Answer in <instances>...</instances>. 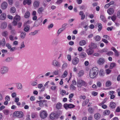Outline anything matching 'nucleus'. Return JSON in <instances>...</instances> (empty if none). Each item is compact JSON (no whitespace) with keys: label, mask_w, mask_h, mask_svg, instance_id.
Returning a JSON list of instances; mask_svg holds the SVG:
<instances>
[{"label":"nucleus","mask_w":120,"mask_h":120,"mask_svg":"<svg viewBox=\"0 0 120 120\" xmlns=\"http://www.w3.org/2000/svg\"><path fill=\"white\" fill-rule=\"evenodd\" d=\"M98 72V68L96 67H94L90 71L89 75L90 77L93 79L96 77L97 75Z\"/></svg>","instance_id":"obj_1"},{"label":"nucleus","mask_w":120,"mask_h":120,"mask_svg":"<svg viewBox=\"0 0 120 120\" xmlns=\"http://www.w3.org/2000/svg\"><path fill=\"white\" fill-rule=\"evenodd\" d=\"M23 116V112L21 111H16L13 114V116L15 117L21 118Z\"/></svg>","instance_id":"obj_2"},{"label":"nucleus","mask_w":120,"mask_h":120,"mask_svg":"<svg viewBox=\"0 0 120 120\" xmlns=\"http://www.w3.org/2000/svg\"><path fill=\"white\" fill-rule=\"evenodd\" d=\"M39 114L41 118L42 119L45 118L48 116V114L47 111L45 110H41Z\"/></svg>","instance_id":"obj_3"},{"label":"nucleus","mask_w":120,"mask_h":120,"mask_svg":"<svg viewBox=\"0 0 120 120\" xmlns=\"http://www.w3.org/2000/svg\"><path fill=\"white\" fill-rule=\"evenodd\" d=\"M8 68L6 66H2L0 69V72L2 74H4L7 73L8 71Z\"/></svg>","instance_id":"obj_4"},{"label":"nucleus","mask_w":120,"mask_h":120,"mask_svg":"<svg viewBox=\"0 0 120 120\" xmlns=\"http://www.w3.org/2000/svg\"><path fill=\"white\" fill-rule=\"evenodd\" d=\"M85 84V82L81 79L78 80L77 85L78 87H81L82 86H84Z\"/></svg>","instance_id":"obj_5"},{"label":"nucleus","mask_w":120,"mask_h":120,"mask_svg":"<svg viewBox=\"0 0 120 120\" xmlns=\"http://www.w3.org/2000/svg\"><path fill=\"white\" fill-rule=\"evenodd\" d=\"M52 65L54 66L60 67L61 64L60 63L56 60H53L52 62Z\"/></svg>","instance_id":"obj_6"},{"label":"nucleus","mask_w":120,"mask_h":120,"mask_svg":"<svg viewBox=\"0 0 120 120\" xmlns=\"http://www.w3.org/2000/svg\"><path fill=\"white\" fill-rule=\"evenodd\" d=\"M105 62V59L103 58H100L97 60V63L99 65H102Z\"/></svg>","instance_id":"obj_7"},{"label":"nucleus","mask_w":120,"mask_h":120,"mask_svg":"<svg viewBox=\"0 0 120 120\" xmlns=\"http://www.w3.org/2000/svg\"><path fill=\"white\" fill-rule=\"evenodd\" d=\"M40 4V2L38 0L35 1L33 3V6L35 9L38 8Z\"/></svg>","instance_id":"obj_8"},{"label":"nucleus","mask_w":120,"mask_h":120,"mask_svg":"<svg viewBox=\"0 0 120 120\" xmlns=\"http://www.w3.org/2000/svg\"><path fill=\"white\" fill-rule=\"evenodd\" d=\"M79 61V59L77 57H75L72 60V63L73 64L75 65L78 64Z\"/></svg>","instance_id":"obj_9"},{"label":"nucleus","mask_w":120,"mask_h":120,"mask_svg":"<svg viewBox=\"0 0 120 120\" xmlns=\"http://www.w3.org/2000/svg\"><path fill=\"white\" fill-rule=\"evenodd\" d=\"M8 4L6 2H3L1 4V8L3 9H6L7 7Z\"/></svg>","instance_id":"obj_10"},{"label":"nucleus","mask_w":120,"mask_h":120,"mask_svg":"<svg viewBox=\"0 0 120 120\" xmlns=\"http://www.w3.org/2000/svg\"><path fill=\"white\" fill-rule=\"evenodd\" d=\"M32 0H24L23 4L24 5H26V4L28 5H30L31 4Z\"/></svg>","instance_id":"obj_11"},{"label":"nucleus","mask_w":120,"mask_h":120,"mask_svg":"<svg viewBox=\"0 0 120 120\" xmlns=\"http://www.w3.org/2000/svg\"><path fill=\"white\" fill-rule=\"evenodd\" d=\"M86 52L88 55H89L92 54L94 52V51L93 49L90 48L86 50Z\"/></svg>","instance_id":"obj_12"},{"label":"nucleus","mask_w":120,"mask_h":120,"mask_svg":"<svg viewBox=\"0 0 120 120\" xmlns=\"http://www.w3.org/2000/svg\"><path fill=\"white\" fill-rule=\"evenodd\" d=\"M57 117V115L54 113H52L50 115V117L51 119L53 120Z\"/></svg>","instance_id":"obj_13"},{"label":"nucleus","mask_w":120,"mask_h":120,"mask_svg":"<svg viewBox=\"0 0 120 120\" xmlns=\"http://www.w3.org/2000/svg\"><path fill=\"white\" fill-rule=\"evenodd\" d=\"M89 47L90 48L95 49L97 48V46L96 44L92 42L89 44Z\"/></svg>","instance_id":"obj_14"},{"label":"nucleus","mask_w":120,"mask_h":120,"mask_svg":"<svg viewBox=\"0 0 120 120\" xmlns=\"http://www.w3.org/2000/svg\"><path fill=\"white\" fill-rule=\"evenodd\" d=\"M101 117V115L99 113L97 112L95 113L94 115V118L96 120L99 119Z\"/></svg>","instance_id":"obj_15"},{"label":"nucleus","mask_w":120,"mask_h":120,"mask_svg":"<svg viewBox=\"0 0 120 120\" xmlns=\"http://www.w3.org/2000/svg\"><path fill=\"white\" fill-rule=\"evenodd\" d=\"M116 104L114 102L112 101L110 103L109 107L111 109L115 108L116 107Z\"/></svg>","instance_id":"obj_16"},{"label":"nucleus","mask_w":120,"mask_h":120,"mask_svg":"<svg viewBox=\"0 0 120 120\" xmlns=\"http://www.w3.org/2000/svg\"><path fill=\"white\" fill-rule=\"evenodd\" d=\"M84 74V71L83 70L79 71L77 75L78 77H80L82 76Z\"/></svg>","instance_id":"obj_17"},{"label":"nucleus","mask_w":120,"mask_h":120,"mask_svg":"<svg viewBox=\"0 0 120 120\" xmlns=\"http://www.w3.org/2000/svg\"><path fill=\"white\" fill-rule=\"evenodd\" d=\"M6 17V14L3 13L0 16V19L2 20H5Z\"/></svg>","instance_id":"obj_18"},{"label":"nucleus","mask_w":120,"mask_h":120,"mask_svg":"<svg viewBox=\"0 0 120 120\" xmlns=\"http://www.w3.org/2000/svg\"><path fill=\"white\" fill-rule=\"evenodd\" d=\"M111 49L115 52V56H119V52L114 47H112L111 48Z\"/></svg>","instance_id":"obj_19"},{"label":"nucleus","mask_w":120,"mask_h":120,"mask_svg":"<svg viewBox=\"0 0 120 120\" xmlns=\"http://www.w3.org/2000/svg\"><path fill=\"white\" fill-rule=\"evenodd\" d=\"M107 12L109 15H111L114 13V10L113 8H110L107 10Z\"/></svg>","instance_id":"obj_20"},{"label":"nucleus","mask_w":120,"mask_h":120,"mask_svg":"<svg viewBox=\"0 0 120 120\" xmlns=\"http://www.w3.org/2000/svg\"><path fill=\"white\" fill-rule=\"evenodd\" d=\"M5 41L4 38H3L1 41H0V45L4 47L5 45Z\"/></svg>","instance_id":"obj_21"},{"label":"nucleus","mask_w":120,"mask_h":120,"mask_svg":"<svg viewBox=\"0 0 120 120\" xmlns=\"http://www.w3.org/2000/svg\"><path fill=\"white\" fill-rule=\"evenodd\" d=\"M3 112L5 115H8L10 113V111L7 109H4L3 111Z\"/></svg>","instance_id":"obj_22"},{"label":"nucleus","mask_w":120,"mask_h":120,"mask_svg":"<svg viewBox=\"0 0 120 120\" xmlns=\"http://www.w3.org/2000/svg\"><path fill=\"white\" fill-rule=\"evenodd\" d=\"M100 19L103 22H106L107 21V20L106 19L105 16L102 15H100Z\"/></svg>","instance_id":"obj_23"},{"label":"nucleus","mask_w":120,"mask_h":120,"mask_svg":"<svg viewBox=\"0 0 120 120\" xmlns=\"http://www.w3.org/2000/svg\"><path fill=\"white\" fill-rule=\"evenodd\" d=\"M86 44V41L84 40H81L79 42V45L81 46L85 45Z\"/></svg>","instance_id":"obj_24"},{"label":"nucleus","mask_w":120,"mask_h":120,"mask_svg":"<svg viewBox=\"0 0 120 120\" xmlns=\"http://www.w3.org/2000/svg\"><path fill=\"white\" fill-rule=\"evenodd\" d=\"M16 87L18 89H21L22 88V84L20 83H18L16 84Z\"/></svg>","instance_id":"obj_25"},{"label":"nucleus","mask_w":120,"mask_h":120,"mask_svg":"<svg viewBox=\"0 0 120 120\" xmlns=\"http://www.w3.org/2000/svg\"><path fill=\"white\" fill-rule=\"evenodd\" d=\"M110 111L109 110H105L103 112V114L104 116L109 115L110 113Z\"/></svg>","instance_id":"obj_26"},{"label":"nucleus","mask_w":120,"mask_h":120,"mask_svg":"<svg viewBox=\"0 0 120 120\" xmlns=\"http://www.w3.org/2000/svg\"><path fill=\"white\" fill-rule=\"evenodd\" d=\"M44 10V9L43 7H41L39 8L37 11L38 13L39 14H41Z\"/></svg>","instance_id":"obj_27"},{"label":"nucleus","mask_w":120,"mask_h":120,"mask_svg":"<svg viewBox=\"0 0 120 120\" xmlns=\"http://www.w3.org/2000/svg\"><path fill=\"white\" fill-rule=\"evenodd\" d=\"M20 16L17 15H16L14 18L13 20H16L18 22L20 20Z\"/></svg>","instance_id":"obj_28"},{"label":"nucleus","mask_w":120,"mask_h":120,"mask_svg":"<svg viewBox=\"0 0 120 120\" xmlns=\"http://www.w3.org/2000/svg\"><path fill=\"white\" fill-rule=\"evenodd\" d=\"M16 11V9L14 7H12L11 8L10 10V12L13 13H15Z\"/></svg>","instance_id":"obj_29"},{"label":"nucleus","mask_w":120,"mask_h":120,"mask_svg":"<svg viewBox=\"0 0 120 120\" xmlns=\"http://www.w3.org/2000/svg\"><path fill=\"white\" fill-rule=\"evenodd\" d=\"M89 99H87L86 100H85L83 102L82 104V105L83 106H85L89 102Z\"/></svg>","instance_id":"obj_30"},{"label":"nucleus","mask_w":120,"mask_h":120,"mask_svg":"<svg viewBox=\"0 0 120 120\" xmlns=\"http://www.w3.org/2000/svg\"><path fill=\"white\" fill-rule=\"evenodd\" d=\"M30 15V13L29 11H27L25 13L24 15V17L25 18H29Z\"/></svg>","instance_id":"obj_31"},{"label":"nucleus","mask_w":120,"mask_h":120,"mask_svg":"<svg viewBox=\"0 0 120 120\" xmlns=\"http://www.w3.org/2000/svg\"><path fill=\"white\" fill-rule=\"evenodd\" d=\"M68 74V71L67 70H65L63 73V74L62 76V78H65L67 75Z\"/></svg>","instance_id":"obj_32"},{"label":"nucleus","mask_w":120,"mask_h":120,"mask_svg":"<svg viewBox=\"0 0 120 120\" xmlns=\"http://www.w3.org/2000/svg\"><path fill=\"white\" fill-rule=\"evenodd\" d=\"M94 39L96 41H98L100 40L101 38L100 36L97 35L94 37Z\"/></svg>","instance_id":"obj_33"},{"label":"nucleus","mask_w":120,"mask_h":120,"mask_svg":"<svg viewBox=\"0 0 120 120\" xmlns=\"http://www.w3.org/2000/svg\"><path fill=\"white\" fill-rule=\"evenodd\" d=\"M62 106L61 103H58L56 105V108L58 109H60L61 107Z\"/></svg>","instance_id":"obj_34"},{"label":"nucleus","mask_w":120,"mask_h":120,"mask_svg":"<svg viewBox=\"0 0 120 120\" xmlns=\"http://www.w3.org/2000/svg\"><path fill=\"white\" fill-rule=\"evenodd\" d=\"M80 56L82 58H84L86 56V54L84 52H81L80 55Z\"/></svg>","instance_id":"obj_35"},{"label":"nucleus","mask_w":120,"mask_h":120,"mask_svg":"<svg viewBox=\"0 0 120 120\" xmlns=\"http://www.w3.org/2000/svg\"><path fill=\"white\" fill-rule=\"evenodd\" d=\"M100 75L101 76H103L104 75V71L103 70L101 69L99 71Z\"/></svg>","instance_id":"obj_36"},{"label":"nucleus","mask_w":120,"mask_h":120,"mask_svg":"<svg viewBox=\"0 0 120 120\" xmlns=\"http://www.w3.org/2000/svg\"><path fill=\"white\" fill-rule=\"evenodd\" d=\"M116 66V64L114 63H111L109 67V68L112 69Z\"/></svg>","instance_id":"obj_37"},{"label":"nucleus","mask_w":120,"mask_h":120,"mask_svg":"<svg viewBox=\"0 0 120 120\" xmlns=\"http://www.w3.org/2000/svg\"><path fill=\"white\" fill-rule=\"evenodd\" d=\"M7 26V23L6 22L2 23L1 25V27L2 29L6 28Z\"/></svg>","instance_id":"obj_38"},{"label":"nucleus","mask_w":120,"mask_h":120,"mask_svg":"<svg viewBox=\"0 0 120 120\" xmlns=\"http://www.w3.org/2000/svg\"><path fill=\"white\" fill-rule=\"evenodd\" d=\"M26 33L24 32H22L21 34L20 37L22 39L24 38L26 35Z\"/></svg>","instance_id":"obj_39"},{"label":"nucleus","mask_w":120,"mask_h":120,"mask_svg":"<svg viewBox=\"0 0 120 120\" xmlns=\"http://www.w3.org/2000/svg\"><path fill=\"white\" fill-rule=\"evenodd\" d=\"M111 83L110 81H108L106 82V86L107 87H109L111 85Z\"/></svg>","instance_id":"obj_40"},{"label":"nucleus","mask_w":120,"mask_h":120,"mask_svg":"<svg viewBox=\"0 0 120 120\" xmlns=\"http://www.w3.org/2000/svg\"><path fill=\"white\" fill-rule=\"evenodd\" d=\"M58 42L56 39H54L52 42V44L53 45H56L58 44Z\"/></svg>","instance_id":"obj_41"},{"label":"nucleus","mask_w":120,"mask_h":120,"mask_svg":"<svg viewBox=\"0 0 120 120\" xmlns=\"http://www.w3.org/2000/svg\"><path fill=\"white\" fill-rule=\"evenodd\" d=\"M30 27L29 26H27L25 27L24 28V30L26 32H28L30 29Z\"/></svg>","instance_id":"obj_42"},{"label":"nucleus","mask_w":120,"mask_h":120,"mask_svg":"<svg viewBox=\"0 0 120 120\" xmlns=\"http://www.w3.org/2000/svg\"><path fill=\"white\" fill-rule=\"evenodd\" d=\"M37 114L36 113L33 112L32 113L31 115V117L32 118H35L37 116Z\"/></svg>","instance_id":"obj_43"},{"label":"nucleus","mask_w":120,"mask_h":120,"mask_svg":"<svg viewBox=\"0 0 120 120\" xmlns=\"http://www.w3.org/2000/svg\"><path fill=\"white\" fill-rule=\"evenodd\" d=\"M72 84H71L70 86V88L71 90H75L76 89V87Z\"/></svg>","instance_id":"obj_44"},{"label":"nucleus","mask_w":120,"mask_h":120,"mask_svg":"<svg viewBox=\"0 0 120 120\" xmlns=\"http://www.w3.org/2000/svg\"><path fill=\"white\" fill-rule=\"evenodd\" d=\"M2 34L3 36L6 37L8 35V33L7 31H4L2 33Z\"/></svg>","instance_id":"obj_45"},{"label":"nucleus","mask_w":120,"mask_h":120,"mask_svg":"<svg viewBox=\"0 0 120 120\" xmlns=\"http://www.w3.org/2000/svg\"><path fill=\"white\" fill-rule=\"evenodd\" d=\"M64 30V29L63 28H61L60 29L58 30L57 32V34H60L62 31Z\"/></svg>","instance_id":"obj_46"},{"label":"nucleus","mask_w":120,"mask_h":120,"mask_svg":"<svg viewBox=\"0 0 120 120\" xmlns=\"http://www.w3.org/2000/svg\"><path fill=\"white\" fill-rule=\"evenodd\" d=\"M68 66V64L66 63H64L62 66V68L63 69H64L67 67Z\"/></svg>","instance_id":"obj_47"},{"label":"nucleus","mask_w":120,"mask_h":120,"mask_svg":"<svg viewBox=\"0 0 120 120\" xmlns=\"http://www.w3.org/2000/svg\"><path fill=\"white\" fill-rule=\"evenodd\" d=\"M12 59L11 57H8L5 59V61L7 62H9L12 60Z\"/></svg>","instance_id":"obj_48"},{"label":"nucleus","mask_w":120,"mask_h":120,"mask_svg":"<svg viewBox=\"0 0 120 120\" xmlns=\"http://www.w3.org/2000/svg\"><path fill=\"white\" fill-rule=\"evenodd\" d=\"M98 31H100L101 30L102 26L101 23H100L98 24Z\"/></svg>","instance_id":"obj_49"},{"label":"nucleus","mask_w":120,"mask_h":120,"mask_svg":"<svg viewBox=\"0 0 120 120\" xmlns=\"http://www.w3.org/2000/svg\"><path fill=\"white\" fill-rule=\"evenodd\" d=\"M5 101H9L10 100V97L8 95H7L5 97Z\"/></svg>","instance_id":"obj_50"},{"label":"nucleus","mask_w":120,"mask_h":120,"mask_svg":"<svg viewBox=\"0 0 120 120\" xmlns=\"http://www.w3.org/2000/svg\"><path fill=\"white\" fill-rule=\"evenodd\" d=\"M25 45L24 44V41H22L20 45V49H22V48H23L25 47Z\"/></svg>","instance_id":"obj_51"},{"label":"nucleus","mask_w":120,"mask_h":120,"mask_svg":"<svg viewBox=\"0 0 120 120\" xmlns=\"http://www.w3.org/2000/svg\"><path fill=\"white\" fill-rule=\"evenodd\" d=\"M64 108L66 109H67L69 108V106H68V104L65 103L64 105Z\"/></svg>","instance_id":"obj_52"},{"label":"nucleus","mask_w":120,"mask_h":120,"mask_svg":"<svg viewBox=\"0 0 120 120\" xmlns=\"http://www.w3.org/2000/svg\"><path fill=\"white\" fill-rule=\"evenodd\" d=\"M38 33V31L36 30H35L34 32H32L30 34L31 35H34Z\"/></svg>","instance_id":"obj_53"},{"label":"nucleus","mask_w":120,"mask_h":120,"mask_svg":"<svg viewBox=\"0 0 120 120\" xmlns=\"http://www.w3.org/2000/svg\"><path fill=\"white\" fill-rule=\"evenodd\" d=\"M66 93V92L65 90H63L61 91L60 94L62 95L63 96L65 95Z\"/></svg>","instance_id":"obj_54"},{"label":"nucleus","mask_w":120,"mask_h":120,"mask_svg":"<svg viewBox=\"0 0 120 120\" xmlns=\"http://www.w3.org/2000/svg\"><path fill=\"white\" fill-rule=\"evenodd\" d=\"M6 46L9 49H10L11 47V45L8 43H7L6 44Z\"/></svg>","instance_id":"obj_55"},{"label":"nucleus","mask_w":120,"mask_h":120,"mask_svg":"<svg viewBox=\"0 0 120 120\" xmlns=\"http://www.w3.org/2000/svg\"><path fill=\"white\" fill-rule=\"evenodd\" d=\"M39 106L41 107H43L44 106V102L41 101L39 103Z\"/></svg>","instance_id":"obj_56"},{"label":"nucleus","mask_w":120,"mask_h":120,"mask_svg":"<svg viewBox=\"0 0 120 120\" xmlns=\"http://www.w3.org/2000/svg\"><path fill=\"white\" fill-rule=\"evenodd\" d=\"M67 59L69 61H71V55H67Z\"/></svg>","instance_id":"obj_57"},{"label":"nucleus","mask_w":120,"mask_h":120,"mask_svg":"<svg viewBox=\"0 0 120 120\" xmlns=\"http://www.w3.org/2000/svg\"><path fill=\"white\" fill-rule=\"evenodd\" d=\"M88 111L91 113H92L94 112V110L91 108H90L88 109Z\"/></svg>","instance_id":"obj_58"},{"label":"nucleus","mask_w":120,"mask_h":120,"mask_svg":"<svg viewBox=\"0 0 120 120\" xmlns=\"http://www.w3.org/2000/svg\"><path fill=\"white\" fill-rule=\"evenodd\" d=\"M11 96L12 98L15 97L16 96V93L15 92L11 94Z\"/></svg>","instance_id":"obj_59"},{"label":"nucleus","mask_w":120,"mask_h":120,"mask_svg":"<svg viewBox=\"0 0 120 120\" xmlns=\"http://www.w3.org/2000/svg\"><path fill=\"white\" fill-rule=\"evenodd\" d=\"M37 84V82L35 81H33L31 83V85L33 86H36Z\"/></svg>","instance_id":"obj_60"},{"label":"nucleus","mask_w":120,"mask_h":120,"mask_svg":"<svg viewBox=\"0 0 120 120\" xmlns=\"http://www.w3.org/2000/svg\"><path fill=\"white\" fill-rule=\"evenodd\" d=\"M111 71V70L109 69H107L106 70V72L107 74H109Z\"/></svg>","instance_id":"obj_61"},{"label":"nucleus","mask_w":120,"mask_h":120,"mask_svg":"<svg viewBox=\"0 0 120 120\" xmlns=\"http://www.w3.org/2000/svg\"><path fill=\"white\" fill-rule=\"evenodd\" d=\"M68 106H69V108H72L75 107V106L74 105L71 104H68Z\"/></svg>","instance_id":"obj_62"},{"label":"nucleus","mask_w":120,"mask_h":120,"mask_svg":"<svg viewBox=\"0 0 120 120\" xmlns=\"http://www.w3.org/2000/svg\"><path fill=\"white\" fill-rule=\"evenodd\" d=\"M106 54L109 56L112 55L113 54V52L112 51H109L106 53Z\"/></svg>","instance_id":"obj_63"},{"label":"nucleus","mask_w":120,"mask_h":120,"mask_svg":"<svg viewBox=\"0 0 120 120\" xmlns=\"http://www.w3.org/2000/svg\"><path fill=\"white\" fill-rule=\"evenodd\" d=\"M18 44V42L17 41H14L13 43V44L14 45H16Z\"/></svg>","instance_id":"obj_64"}]
</instances>
